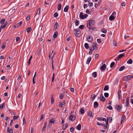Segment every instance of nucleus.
<instances>
[{"label":"nucleus","mask_w":133,"mask_h":133,"mask_svg":"<svg viewBox=\"0 0 133 133\" xmlns=\"http://www.w3.org/2000/svg\"><path fill=\"white\" fill-rule=\"evenodd\" d=\"M5 21V19H2L1 21V23H2L3 24V23Z\"/></svg>","instance_id":"nucleus-55"},{"label":"nucleus","mask_w":133,"mask_h":133,"mask_svg":"<svg viewBox=\"0 0 133 133\" xmlns=\"http://www.w3.org/2000/svg\"><path fill=\"white\" fill-rule=\"evenodd\" d=\"M108 119L107 121L106 122V124L105 125L104 127L105 129H106L107 127V125L108 124Z\"/></svg>","instance_id":"nucleus-32"},{"label":"nucleus","mask_w":133,"mask_h":133,"mask_svg":"<svg viewBox=\"0 0 133 133\" xmlns=\"http://www.w3.org/2000/svg\"><path fill=\"white\" fill-rule=\"evenodd\" d=\"M98 99H101V100L102 102L104 101L105 100V98L103 96L102 97V98L101 97H99Z\"/></svg>","instance_id":"nucleus-24"},{"label":"nucleus","mask_w":133,"mask_h":133,"mask_svg":"<svg viewBox=\"0 0 133 133\" xmlns=\"http://www.w3.org/2000/svg\"><path fill=\"white\" fill-rule=\"evenodd\" d=\"M106 68V65L105 64H104L100 67V70L102 71L104 70Z\"/></svg>","instance_id":"nucleus-11"},{"label":"nucleus","mask_w":133,"mask_h":133,"mask_svg":"<svg viewBox=\"0 0 133 133\" xmlns=\"http://www.w3.org/2000/svg\"><path fill=\"white\" fill-rule=\"evenodd\" d=\"M124 54L123 53V54H120L119 55L118 57L116 58L115 59V60H119V59L121 58H122L123 57H124Z\"/></svg>","instance_id":"nucleus-7"},{"label":"nucleus","mask_w":133,"mask_h":133,"mask_svg":"<svg viewBox=\"0 0 133 133\" xmlns=\"http://www.w3.org/2000/svg\"><path fill=\"white\" fill-rule=\"evenodd\" d=\"M95 21L92 20L88 21L87 23V27H93L95 25Z\"/></svg>","instance_id":"nucleus-1"},{"label":"nucleus","mask_w":133,"mask_h":133,"mask_svg":"<svg viewBox=\"0 0 133 133\" xmlns=\"http://www.w3.org/2000/svg\"><path fill=\"white\" fill-rule=\"evenodd\" d=\"M62 5L61 4H59L57 6V9L58 10H60L61 8Z\"/></svg>","instance_id":"nucleus-22"},{"label":"nucleus","mask_w":133,"mask_h":133,"mask_svg":"<svg viewBox=\"0 0 133 133\" xmlns=\"http://www.w3.org/2000/svg\"><path fill=\"white\" fill-rule=\"evenodd\" d=\"M96 97V95H94L93 96L91 97V98L92 99V100H94V99L95 98V97Z\"/></svg>","instance_id":"nucleus-60"},{"label":"nucleus","mask_w":133,"mask_h":133,"mask_svg":"<svg viewBox=\"0 0 133 133\" xmlns=\"http://www.w3.org/2000/svg\"><path fill=\"white\" fill-rule=\"evenodd\" d=\"M40 12V8H38V9L37 12V14H36L37 15V14H39V13Z\"/></svg>","instance_id":"nucleus-49"},{"label":"nucleus","mask_w":133,"mask_h":133,"mask_svg":"<svg viewBox=\"0 0 133 133\" xmlns=\"http://www.w3.org/2000/svg\"><path fill=\"white\" fill-rule=\"evenodd\" d=\"M132 59H130L127 62V63H128L129 64H131L132 63Z\"/></svg>","instance_id":"nucleus-28"},{"label":"nucleus","mask_w":133,"mask_h":133,"mask_svg":"<svg viewBox=\"0 0 133 133\" xmlns=\"http://www.w3.org/2000/svg\"><path fill=\"white\" fill-rule=\"evenodd\" d=\"M83 13L82 12H81L79 14V17L81 19H84L86 18L88 16V15L87 14H85L83 15Z\"/></svg>","instance_id":"nucleus-3"},{"label":"nucleus","mask_w":133,"mask_h":133,"mask_svg":"<svg viewBox=\"0 0 133 133\" xmlns=\"http://www.w3.org/2000/svg\"><path fill=\"white\" fill-rule=\"evenodd\" d=\"M125 68L124 66H121L119 69V71H121L123 70V69Z\"/></svg>","instance_id":"nucleus-29"},{"label":"nucleus","mask_w":133,"mask_h":133,"mask_svg":"<svg viewBox=\"0 0 133 133\" xmlns=\"http://www.w3.org/2000/svg\"><path fill=\"white\" fill-rule=\"evenodd\" d=\"M88 42H92L93 41V38L92 37L88 36Z\"/></svg>","instance_id":"nucleus-10"},{"label":"nucleus","mask_w":133,"mask_h":133,"mask_svg":"<svg viewBox=\"0 0 133 133\" xmlns=\"http://www.w3.org/2000/svg\"><path fill=\"white\" fill-rule=\"evenodd\" d=\"M109 94L108 93H105L104 95L105 97H108L109 96Z\"/></svg>","instance_id":"nucleus-44"},{"label":"nucleus","mask_w":133,"mask_h":133,"mask_svg":"<svg viewBox=\"0 0 133 133\" xmlns=\"http://www.w3.org/2000/svg\"><path fill=\"white\" fill-rule=\"evenodd\" d=\"M91 59V58L90 57H88L87 59V61L86 62V63L87 64H89L90 63Z\"/></svg>","instance_id":"nucleus-13"},{"label":"nucleus","mask_w":133,"mask_h":133,"mask_svg":"<svg viewBox=\"0 0 133 133\" xmlns=\"http://www.w3.org/2000/svg\"><path fill=\"white\" fill-rule=\"evenodd\" d=\"M97 42L99 43H100L101 42V39H97Z\"/></svg>","instance_id":"nucleus-50"},{"label":"nucleus","mask_w":133,"mask_h":133,"mask_svg":"<svg viewBox=\"0 0 133 133\" xmlns=\"http://www.w3.org/2000/svg\"><path fill=\"white\" fill-rule=\"evenodd\" d=\"M74 31L75 35L76 37H79L80 35L81 32L79 29H75Z\"/></svg>","instance_id":"nucleus-2"},{"label":"nucleus","mask_w":133,"mask_h":133,"mask_svg":"<svg viewBox=\"0 0 133 133\" xmlns=\"http://www.w3.org/2000/svg\"><path fill=\"white\" fill-rule=\"evenodd\" d=\"M118 98L119 99H122V96H121V94H119L118 95Z\"/></svg>","instance_id":"nucleus-54"},{"label":"nucleus","mask_w":133,"mask_h":133,"mask_svg":"<svg viewBox=\"0 0 133 133\" xmlns=\"http://www.w3.org/2000/svg\"><path fill=\"white\" fill-rule=\"evenodd\" d=\"M58 26V23L57 22L55 23L54 26V28L55 30H56Z\"/></svg>","instance_id":"nucleus-37"},{"label":"nucleus","mask_w":133,"mask_h":133,"mask_svg":"<svg viewBox=\"0 0 133 133\" xmlns=\"http://www.w3.org/2000/svg\"><path fill=\"white\" fill-rule=\"evenodd\" d=\"M31 30V28H28L26 29L27 31L28 32H30Z\"/></svg>","instance_id":"nucleus-33"},{"label":"nucleus","mask_w":133,"mask_h":133,"mask_svg":"<svg viewBox=\"0 0 133 133\" xmlns=\"http://www.w3.org/2000/svg\"><path fill=\"white\" fill-rule=\"evenodd\" d=\"M84 25H80L79 26V28L81 29L82 30L84 28Z\"/></svg>","instance_id":"nucleus-42"},{"label":"nucleus","mask_w":133,"mask_h":133,"mask_svg":"<svg viewBox=\"0 0 133 133\" xmlns=\"http://www.w3.org/2000/svg\"><path fill=\"white\" fill-rule=\"evenodd\" d=\"M96 49H95V48H94V47H93L91 48H90V50L91 51H94V50Z\"/></svg>","instance_id":"nucleus-57"},{"label":"nucleus","mask_w":133,"mask_h":133,"mask_svg":"<svg viewBox=\"0 0 133 133\" xmlns=\"http://www.w3.org/2000/svg\"><path fill=\"white\" fill-rule=\"evenodd\" d=\"M79 24V22L78 21H77L75 23V24L76 26L78 25Z\"/></svg>","instance_id":"nucleus-59"},{"label":"nucleus","mask_w":133,"mask_h":133,"mask_svg":"<svg viewBox=\"0 0 133 133\" xmlns=\"http://www.w3.org/2000/svg\"><path fill=\"white\" fill-rule=\"evenodd\" d=\"M19 126L18 124H17L15 125V127L16 128H18L19 127Z\"/></svg>","instance_id":"nucleus-64"},{"label":"nucleus","mask_w":133,"mask_h":133,"mask_svg":"<svg viewBox=\"0 0 133 133\" xmlns=\"http://www.w3.org/2000/svg\"><path fill=\"white\" fill-rule=\"evenodd\" d=\"M92 74L94 78H95L97 76V72H94Z\"/></svg>","instance_id":"nucleus-26"},{"label":"nucleus","mask_w":133,"mask_h":133,"mask_svg":"<svg viewBox=\"0 0 133 133\" xmlns=\"http://www.w3.org/2000/svg\"><path fill=\"white\" fill-rule=\"evenodd\" d=\"M81 124H79L76 127V128L78 130H80L81 129Z\"/></svg>","instance_id":"nucleus-21"},{"label":"nucleus","mask_w":133,"mask_h":133,"mask_svg":"<svg viewBox=\"0 0 133 133\" xmlns=\"http://www.w3.org/2000/svg\"><path fill=\"white\" fill-rule=\"evenodd\" d=\"M109 87L108 85H105L104 89V91L108 90H109Z\"/></svg>","instance_id":"nucleus-25"},{"label":"nucleus","mask_w":133,"mask_h":133,"mask_svg":"<svg viewBox=\"0 0 133 133\" xmlns=\"http://www.w3.org/2000/svg\"><path fill=\"white\" fill-rule=\"evenodd\" d=\"M22 22V21H21L19 23H18L16 25V26H17V27H18L20 26L21 25Z\"/></svg>","instance_id":"nucleus-38"},{"label":"nucleus","mask_w":133,"mask_h":133,"mask_svg":"<svg viewBox=\"0 0 133 133\" xmlns=\"http://www.w3.org/2000/svg\"><path fill=\"white\" fill-rule=\"evenodd\" d=\"M6 26L4 25H1L0 26V28H1V29L2 28H4Z\"/></svg>","instance_id":"nucleus-53"},{"label":"nucleus","mask_w":133,"mask_h":133,"mask_svg":"<svg viewBox=\"0 0 133 133\" xmlns=\"http://www.w3.org/2000/svg\"><path fill=\"white\" fill-rule=\"evenodd\" d=\"M74 130V128L73 127L71 128L70 129V131L71 132H72Z\"/></svg>","instance_id":"nucleus-61"},{"label":"nucleus","mask_w":133,"mask_h":133,"mask_svg":"<svg viewBox=\"0 0 133 133\" xmlns=\"http://www.w3.org/2000/svg\"><path fill=\"white\" fill-rule=\"evenodd\" d=\"M58 35V32L57 31H56L53 35V37L54 38H55L57 37V35Z\"/></svg>","instance_id":"nucleus-20"},{"label":"nucleus","mask_w":133,"mask_h":133,"mask_svg":"<svg viewBox=\"0 0 133 133\" xmlns=\"http://www.w3.org/2000/svg\"><path fill=\"white\" fill-rule=\"evenodd\" d=\"M94 106L95 108H97L98 105V104L97 102L95 101L94 102Z\"/></svg>","instance_id":"nucleus-17"},{"label":"nucleus","mask_w":133,"mask_h":133,"mask_svg":"<svg viewBox=\"0 0 133 133\" xmlns=\"http://www.w3.org/2000/svg\"><path fill=\"white\" fill-rule=\"evenodd\" d=\"M109 122L110 123L112 121V118L111 117H110L109 118Z\"/></svg>","instance_id":"nucleus-51"},{"label":"nucleus","mask_w":133,"mask_h":133,"mask_svg":"<svg viewBox=\"0 0 133 133\" xmlns=\"http://www.w3.org/2000/svg\"><path fill=\"white\" fill-rule=\"evenodd\" d=\"M127 77H128V78L129 81L133 77V76L131 75H129L127 76Z\"/></svg>","instance_id":"nucleus-34"},{"label":"nucleus","mask_w":133,"mask_h":133,"mask_svg":"<svg viewBox=\"0 0 133 133\" xmlns=\"http://www.w3.org/2000/svg\"><path fill=\"white\" fill-rule=\"evenodd\" d=\"M69 8V6L68 5H66L64 8V11L65 12H67Z\"/></svg>","instance_id":"nucleus-14"},{"label":"nucleus","mask_w":133,"mask_h":133,"mask_svg":"<svg viewBox=\"0 0 133 133\" xmlns=\"http://www.w3.org/2000/svg\"><path fill=\"white\" fill-rule=\"evenodd\" d=\"M84 47L86 49H88L89 48L88 44L87 43H85L84 44Z\"/></svg>","instance_id":"nucleus-35"},{"label":"nucleus","mask_w":133,"mask_h":133,"mask_svg":"<svg viewBox=\"0 0 133 133\" xmlns=\"http://www.w3.org/2000/svg\"><path fill=\"white\" fill-rule=\"evenodd\" d=\"M13 132V130L11 128L9 130V133H12Z\"/></svg>","instance_id":"nucleus-58"},{"label":"nucleus","mask_w":133,"mask_h":133,"mask_svg":"<svg viewBox=\"0 0 133 133\" xmlns=\"http://www.w3.org/2000/svg\"><path fill=\"white\" fill-rule=\"evenodd\" d=\"M19 116H14L13 117V119H16L18 118H19Z\"/></svg>","instance_id":"nucleus-45"},{"label":"nucleus","mask_w":133,"mask_h":133,"mask_svg":"<svg viewBox=\"0 0 133 133\" xmlns=\"http://www.w3.org/2000/svg\"><path fill=\"white\" fill-rule=\"evenodd\" d=\"M128 78V77H127V76L124 77L123 78V79L124 81H129Z\"/></svg>","instance_id":"nucleus-23"},{"label":"nucleus","mask_w":133,"mask_h":133,"mask_svg":"<svg viewBox=\"0 0 133 133\" xmlns=\"http://www.w3.org/2000/svg\"><path fill=\"white\" fill-rule=\"evenodd\" d=\"M107 108L110 110H111L112 109V106L111 105H109L108 106Z\"/></svg>","instance_id":"nucleus-46"},{"label":"nucleus","mask_w":133,"mask_h":133,"mask_svg":"<svg viewBox=\"0 0 133 133\" xmlns=\"http://www.w3.org/2000/svg\"><path fill=\"white\" fill-rule=\"evenodd\" d=\"M99 55L98 54H96L95 55V57L96 59H98L99 57Z\"/></svg>","instance_id":"nucleus-48"},{"label":"nucleus","mask_w":133,"mask_h":133,"mask_svg":"<svg viewBox=\"0 0 133 133\" xmlns=\"http://www.w3.org/2000/svg\"><path fill=\"white\" fill-rule=\"evenodd\" d=\"M89 29V31L91 32H93L94 30L95 29V28L94 27H88Z\"/></svg>","instance_id":"nucleus-9"},{"label":"nucleus","mask_w":133,"mask_h":133,"mask_svg":"<svg viewBox=\"0 0 133 133\" xmlns=\"http://www.w3.org/2000/svg\"><path fill=\"white\" fill-rule=\"evenodd\" d=\"M30 16L29 15L26 18V19L27 20H29L30 19Z\"/></svg>","instance_id":"nucleus-63"},{"label":"nucleus","mask_w":133,"mask_h":133,"mask_svg":"<svg viewBox=\"0 0 133 133\" xmlns=\"http://www.w3.org/2000/svg\"><path fill=\"white\" fill-rule=\"evenodd\" d=\"M65 126H63V129L64 130L68 126V123H66L65 124Z\"/></svg>","instance_id":"nucleus-39"},{"label":"nucleus","mask_w":133,"mask_h":133,"mask_svg":"<svg viewBox=\"0 0 133 133\" xmlns=\"http://www.w3.org/2000/svg\"><path fill=\"white\" fill-rule=\"evenodd\" d=\"M116 12H114L109 17V19L110 21H112L116 17Z\"/></svg>","instance_id":"nucleus-4"},{"label":"nucleus","mask_w":133,"mask_h":133,"mask_svg":"<svg viewBox=\"0 0 133 133\" xmlns=\"http://www.w3.org/2000/svg\"><path fill=\"white\" fill-rule=\"evenodd\" d=\"M97 125H100V126H103L104 125V124H103L102 123H97Z\"/></svg>","instance_id":"nucleus-56"},{"label":"nucleus","mask_w":133,"mask_h":133,"mask_svg":"<svg viewBox=\"0 0 133 133\" xmlns=\"http://www.w3.org/2000/svg\"><path fill=\"white\" fill-rule=\"evenodd\" d=\"M125 116H123L121 118V124H122V121L124 120L125 119Z\"/></svg>","instance_id":"nucleus-36"},{"label":"nucleus","mask_w":133,"mask_h":133,"mask_svg":"<svg viewBox=\"0 0 133 133\" xmlns=\"http://www.w3.org/2000/svg\"><path fill=\"white\" fill-rule=\"evenodd\" d=\"M88 115L90 117H93L92 115V113L90 111H89L88 113Z\"/></svg>","instance_id":"nucleus-18"},{"label":"nucleus","mask_w":133,"mask_h":133,"mask_svg":"<svg viewBox=\"0 0 133 133\" xmlns=\"http://www.w3.org/2000/svg\"><path fill=\"white\" fill-rule=\"evenodd\" d=\"M32 55L31 56L30 58L29 59V61H28V65H29L30 64V61L31 60V59L32 58Z\"/></svg>","instance_id":"nucleus-40"},{"label":"nucleus","mask_w":133,"mask_h":133,"mask_svg":"<svg viewBox=\"0 0 133 133\" xmlns=\"http://www.w3.org/2000/svg\"><path fill=\"white\" fill-rule=\"evenodd\" d=\"M55 121V120L54 119V118H52L50 120V122L54 123Z\"/></svg>","instance_id":"nucleus-41"},{"label":"nucleus","mask_w":133,"mask_h":133,"mask_svg":"<svg viewBox=\"0 0 133 133\" xmlns=\"http://www.w3.org/2000/svg\"><path fill=\"white\" fill-rule=\"evenodd\" d=\"M65 104V103L64 102H62V103L60 102L59 104V106L61 107H62L63 106V105H64Z\"/></svg>","instance_id":"nucleus-27"},{"label":"nucleus","mask_w":133,"mask_h":133,"mask_svg":"<svg viewBox=\"0 0 133 133\" xmlns=\"http://www.w3.org/2000/svg\"><path fill=\"white\" fill-rule=\"evenodd\" d=\"M69 119L70 120L72 121H73L75 120V117L74 115L73 114L71 115H70L69 116Z\"/></svg>","instance_id":"nucleus-5"},{"label":"nucleus","mask_w":133,"mask_h":133,"mask_svg":"<svg viewBox=\"0 0 133 133\" xmlns=\"http://www.w3.org/2000/svg\"><path fill=\"white\" fill-rule=\"evenodd\" d=\"M58 15V14L57 12L55 13L54 14V17H57Z\"/></svg>","instance_id":"nucleus-52"},{"label":"nucleus","mask_w":133,"mask_h":133,"mask_svg":"<svg viewBox=\"0 0 133 133\" xmlns=\"http://www.w3.org/2000/svg\"><path fill=\"white\" fill-rule=\"evenodd\" d=\"M93 47L95 48L96 49H97V45L94 42L92 43V44Z\"/></svg>","instance_id":"nucleus-16"},{"label":"nucleus","mask_w":133,"mask_h":133,"mask_svg":"<svg viewBox=\"0 0 133 133\" xmlns=\"http://www.w3.org/2000/svg\"><path fill=\"white\" fill-rule=\"evenodd\" d=\"M115 108L118 111H121V107L120 106L118 105H116L115 106Z\"/></svg>","instance_id":"nucleus-6"},{"label":"nucleus","mask_w":133,"mask_h":133,"mask_svg":"<svg viewBox=\"0 0 133 133\" xmlns=\"http://www.w3.org/2000/svg\"><path fill=\"white\" fill-rule=\"evenodd\" d=\"M54 95H52L51 96V104H53L54 102V99L53 98Z\"/></svg>","instance_id":"nucleus-19"},{"label":"nucleus","mask_w":133,"mask_h":133,"mask_svg":"<svg viewBox=\"0 0 133 133\" xmlns=\"http://www.w3.org/2000/svg\"><path fill=\"white\" fill-rule=\"evenodd\" d=\"M47 124V122L45 121V122L44 123V125L42 129V131H43L45 130L46 128V126Z\"/></svg>","instance_id":"nucleus-12"},{"label":"nucleus","mask_w":133,"mask_h":133,"mask_svg":"<svg viewBox=\"0 0 133 133\" xmlns=\"http://www.w3.org/2000/svg\"><path fill=\"white\" fill-rule=\"evenodd\" d=\"M59 98L61 99H62L63 98V95L62 94H61L59 95Z\"/></svg>","instance_id":"nucleus-47"},{"label":"nucleus","mask_w":133,"mask_h":133,"mask_svg":"<svg viewBox=\"0 0 133 133\" xmlns=\"http://www.w3.org/2000/svg\"><path fill=\"white\" fill-rule=\"evenodd\" d=\"M82 114H83L84 112V109L81 108L80 110Z\"/></svg>","instance_id":"nucleus-43"},{"label":"nucleus","mask_w":133,"mask_h":133,"mask_svg":"<svg viewBox=\"0 0 133 133\" xmlns=\"http://www.w3.org/2000/svg\"><path fill=\"white\" fill-rule=\"evenodd\" d=\"M16 39L17 41H18L20 40V38L19 37H17L16 38Z\"/></svg>","instance_id":"nucleus-62"},{"label":"nucleus","mask_w":133,"mask_h":133,"mask_svg":"<svg viewBox=\"0 0 133 133\" xmlns=\"http://www.w3.org/2000/svg\"><path fill=\"white\" fill-rule=\"evenodd\" d=\"M97 119L98 120H102L104 121H106V119L105 118H98Z\"/></svg>","instance_id":"nucleus-15"},{"label":"nucleus","mask_w":133,"mask_h":133,"mask_svg":"<svg viewBox=\"0 0 133 133\" xmlns=\"http://www.w3.org/2000/svg\"><path fill=\"white\" fill-rule=\"evenodd\" d=\"M126 106L128 107L129 105V97H127V98H126Z\"/></svg>","instance_id":"nucleus-8"},{"label":"nucleus","mask_w":133,"mask_h":133,"mask_svg":"<svg viewBox=\"0 0 133 133\" xmlns=\"http://www.w3.org/2000/svg\"><path fill=\"white\" fill-rule=\"evenodd\" d=\"M101 32L106 34L107 32V31L105 29H102L101 30Z\"/></svg>","instance_id":"nucleus-30"},{"label":"nucleus","mask_w":133,"mask_h":133,"mask_svg":"<svg viewBox=\"0 0 133 133\" xmlns=\"http://www.w3.org/2000/svg\"><path fill=\"white\" fill-rule=\"evenodd\" d=\"M115 64V63L114 62H112L110 64V67L111 68L113 67Z\"/></svg>","instance_id":"nucleus-31"}]
</instances>
